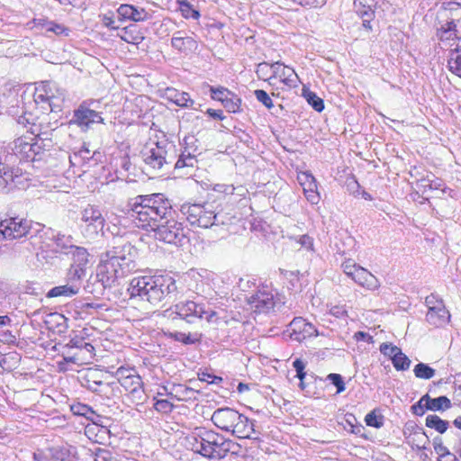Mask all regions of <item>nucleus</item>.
Here are the masks:
<instances>
[{
    "label": "nucleus",
    "mask_w": 461,
    "mask_h": 461,
    "mask_svg": "<svg viewBox=\"0 0 461 461\" xmlns=\"http://www.w3.org/2000/svg\"><path fill=\"white\" fill-rule=\"evenodd\" d=\"M128 206L129 217L136 227L153 230L156 239L182 245L186 238L183 223L176 219V211L162 194L138 195L129 202Z\"/></svg>",
    "instance_id": "f257e3e1"
},
{
    "label": "nucleus",
    "mask_w": 461,
    "mask_h": 461,
    "mask_svg": "<svg viewBox=\"0 0 461 461\" xmlns=\"http://www.w3.org/2000/svg\"><path fill=\"white\" fill-rule=\"evenodd\" d=\"M194 136H186L183 140V149L177 153L176 146L167 140L158 141L154 147H146L141 151L145 165L153 171L163 169L167 166H174L176 170L186 169L184 174H189V169L197 165V147Z\"/></svg>",
    "instance_id": "f03ea898"
},
{
    "label": "nucleus",
    "mask_w": 461,
    "mask_h": 461,
    "mask_svg": "<svg viewBox=\"0 0 461 461\" xmlns=\"http://www.w3.org/2000/svg\"><path fill=\"white\" fill-rule=\"evenodd\" d=\"M130 299H136L160 306L176 299L178 288L176 280L168 275L139 276L133 277L127 289Z\"/></svg>",
    "instance_id": "7ed1b4c3"
},
{
    "label": "nucleus",
    "mask_w": 461,
    "mask_h": 461,
    "mask_svg": "<svg viewBox=\"0 0 461 461\" xmlns=\"http://www.w3.org/2000/svg\"><path fill=\"white\" fill-rule=\"evenodd\" d=\"M181 212L185 216L191 226L211 228L225 226L231 223V217L221 211H216L211 203H185L181 206Z\"/></svg>",
    "instance_id": "20e7f679"
},
{
    "label": "nucleus",
    "mask_w": 461,
    "mask_h": 461,
    "mask_svg": "<svg viewBox=\"0 0 461 461\" xmlns=\"http://www.w3.org/2000/svg\"><path fill=\"white\" fill-rule=\"evenodd\" d=\"M437 36L440 41L461 40L460 3H442L437 13Z\"/></svg>",
    "instance_id": "39448f33"
},
{
    "label": "nucleus",
    "mask_w": 461,
    "mask_h": 461,
    "mask_svg": "<svg viewBox=\"0 0 461 461\" xmlns=\"http://www.w3.org/2000/svg\"><path fill=\"white\" fill-rule=\"evenodd\" d=\"M104 255L111 263H114V267L121 272V276H125L135 271L137 267L135 261L137 250L126 240H118L113 248Z\"/></svg>",
    "instance_id": "423d86ee"
},
{
    "label": "nucleus",
    "mask_w": 461,
    "mask_h": 461,
    "mask_svg": "<svg viewBox=\"0 0 461 461\" xmlns=\"http://www.w3.org/2000/svg\"><path fill=\"white\" fill-rule=\"evenodd\" d=\"M41 225L33 224L32 221L20 218L10 217L0 221V240H14L23 237H32L40 231Z\"/></svg>",
    "instance_id": "0eeeda50"
},
{
    "label": "nucleus",
    "mask_w": 461,
    "mask_h": 461,
    "mask_svg": "<svg viewBox=\"0 0 461 461\" xmlns=\"http://www.w3.org/2000/svg\"><path fill=\"white\" fill-rule=\"evenodd\" d=\"M248 303L256 312L269 313L271 311H281L285 305L284 296L273 294L267 286L259 288L249 299Z\"/></svg>",
    "instance_id": "6e6552de"
},
{
    "label": "nucleus",
    "mask_w": 461,
    "mask_h": 461,
    "mask_svg": "<svg viewBox=\"0 0 461 461\" xmlns=\"http://www.w3.org/2000/svg\"><path fill=\"white\" fill-rule=\"evenodd\" d=\"M70 124H76L84 131L89 130L94 123H104L101 113L89 107L86 102H83L73 113Z\"/></svg>",
    "instance_id": "1a4fd4ad"
},
{
    "label": "nucleus",
    "mask_w": 461,
    "mask_h": 461,
    "mask_svg": "<svg viewBox=\"0 0 461 461\" xmlns=\"http://www.w3.org/2000/svg\"><path fill=\"white\" fill-rule=\"evenodd\" d=\"M124 276H121L114 263H111L103 254L96 268V278H100L104 285L112 288L116 285L118 279Z\"/></svg>",
    "instance_id": "9d476101"
},
{
    "label": "nucleus",
    "mask_w": 461,
    "mask_h": 461,
    "mask_svg": "<svg viewBox=\"0 0 461 461\" xmlns=\"http://www.w3.org/2000/svg\"><path fill=\"white\" fill-rule=\"evenodd\" d=\"M175 312L181 319L188 323H194L195 320L203 319V314L207 313L202 304L193 301L180 302L175 305Z\"/></svg>",
    "instance_id": "9b49d317"
},
{
    "label": "nucleus",
    "mask_w": 461,
    "mask_h": 461,
    "mask_svg": "<svg viewBox=\"0 0 461 461\" xmlns=\"http://www.w3.org/2000/svg\"><path fill=\"white\" fill-rule=\"evenodd\" d=\"M293 340L303 342L308 338L316 337L318 335L317 329L302 317H295L289 324Z\"/></svg>",
    "instance_id": "f8f14e48"
},
{
    "label": "nucleus",
    "mask_w": 461,
    "mask_h": 461,
    "mask_svg": "<svg viewBox=\"0 0 461 461\" xmlns=\"http://www.w3.org/2000/svg\"><path fill=\"white\" fill-rule=\"evenodd\" d=\"M254 422V420L240 413L239 419L236 420L230 432L239 438L258 440L260 433L255 429Z\"/></svg>",
    "instance_id": "ddd939ff"
},
{
    "label": "nucleus",
    "mask_w": 461,
    "mask_h": 461,
    "mask_svg": "<svg viewBox=\"0 0 461 461\" xmlns=\"http://www.w3.org/2000/svg\"><path fill=\"white\" fill-rule=\"evenodd\" d=\"M240 412L232 408H219L213 411L212 421L220 429L230 432Z\"/></svg>",
    "instance_id": "4468645a"
},
{
    "label": "nucleus",
    "mask_w": 461,
    "mask_h": 461,
    "mask_svg": "<svg viewBox=\"0 0 461 461\" xmlns=\"http://www.w3.org/2000/svg\"><path fill=\"white\" fill-rule=\"evenodd\" d=\"M42 91L50 97V111L58 113L61 111L62 103L65 99V90L59 88L55 82L44 81L41 85Z\"/></svg>",
    "instance_id": "2eb2a0df"
},
{
    "label": "nucleus",
    "mask_w": 461,
    "mask_h": 461,
    "mask_svg": "<svg viewBox=\"0 0 461 461\" xmlns=\"http://www.w3.org/2000/svg\"><path fill=\"white\" fill-rule=\"evenodd\" d=\"M121 21H132L135 23L145 22L150 19L151 15L142 7L132 5L122 4L117 9Z\"/></svg>",
    "instance_id": "dca6fc26"
},
{
    "label": "nucleus",
    "mask_w": 461,
    "mask_h": 461,
    "mask_svg": "<svg viewBox=\"0 0 461 461\" xmlns=\"http://www.w3.org/2000/svg\"><path fill=\"white\" fill-rule=\"evenodd\" d=\"M277 77L289 87H296L299 82V77L294 68L283 66L279 61L272 64V75L269 76L268 80Z\"/></svg>",
    "instance_id": "f3484780"
},
{
    "label": "nucleus",
    "mask_w": 461,
    "mask_h": 461,
    "mask_svg": "<svg viewBox=\"0 0 461 461\" xmlns=\"http://www.w3.org/2000/svg\"><path fill=\"white\" fill-rule=\"evenodd\" d=\"M82 221L87 224L92 232L97 233L104 225V219L100 210L93 205H88L82 212Z\"/></svg>",
    "instance_id": "a211bd4d"
},
{
    "label": "nucleus",
    "mask_w": 461,
    "mask_h": 461,
    "mask_svg": "<svg viewBox=\"0 0 461 461\" xmlns=\"http://www.w3.org/2000/svg\"><path fill=\"white\" fill-rule=\"evenodd\" d=\"M171 46L184 54L193 52L198 48L196 41L193 37L185 35L182 31L174 33L171 39Z\"/></svg>",
    "instance_id": "6ab92c4d"
},
{
    "label": "nucleus",
    "mask_w": 461,
    "mask_h": 461,
    "mask_svg": "<svg viewBox=\"0 0 461 461\" xmlns=\"http://www.w3.org/2000/svg\"><path fill=\"white\" fill-rule=\"evenodd\" d=\"M436 303V305H433L429 310H428L426 320L431 325L438 327L444 324L450 318V314L446 309L442 300Z\"/></svg>",
    "instance_id": "aec40b11"
},
{
    "label": "nucleus",
    "mask_w": 461,
    "mask_h": 461,
    "mask_svg": "<svg viewBox=\"0 0 461 461\" xmlns=\"http://www.w3.org/2000/svg\"><path fill=\"white\" fill-rule=\"evenodd\" d=\"M32 137L22 136L15 139L13 142L12 149L14 154L20 159L32 160V153L31 152Z\"/></svg>",
    "instance_id": "412c9836"
},
{
    "label": "nucleus",
    "mask_w": 461,
    "mask_h": 461,
    "mask_svg": "<svg viewBox=\"0 0 461 461\" xmlns=\"http://www.w3.org/2000/svg\"><path fill=\"white\" fill-rule=\"evenodd\" d=\"M122 385L129 390L131 397L137 404L144 402L145 393L140 376L127 377Z\"/></svg>",
    "instance_id": "4be33fe9"
},
{
    "label": "nucleus",
    "mask_w": 461,
    "mask_h": 461,
    "mask_svg": "<svg viewBox=\"0 0 461 461\" xmlns=\"http://www.w3.org/2000/svg\"><path fill=\"white\" fill-rule=\"evenodd\" d=\"M165 97L182 108H189L194 104V100L186 92H180L173 87L165 89Z\"/></svg>",
    "instance_id": "5701e85b"
},
{
    "label": "nucleus",
    "mask_w": 461,
    "mask_h": 461,
    "mask_svg": "<svg viewBox=\"0 0 461 461\" xmlns=\"http://www.w3.org/2000/svg\"><path fill=\"white\" fill-rule=\"evenodd\" d=\"M352 280L369 290H375L379 285L377 278L367 269L362 267L357 269Z\"/></svg>",
    "instance_id": "b1692460"
},
{
    "label": "nucleus",
    "mask_w": 461,
    "mask_h": 461,
    "mask_svg": "<svg viewBox=\"0 0 461 461\" xmlns=\"http://www.w3.org/2000/svg\"><path fill=\"white\" fill-rule=\"evenodd\" d=\"M32 23H33L36 28H45L47 32H53L56 35L64 34L68 36L69 33L68 28L54 21H49L45 17L34 18Z\"/></svg>",
    "instance_id": "393cba45"
},
{
    "label": "nucleus",
    "mask_w": 461,
    "mask_h": 461,
    "mask_svg": "<svg viewBox=\"0 0 461 461\" xmlns=\"http://www.w3.org/2000/svg\"><path fill=\"white\" fill-rule=\"evenodd\" d=\"M94 356V346L91 343L85 341L79 351H76L72 355L65 356V362L73 364L82 363L86 360L92 359Z\"/></svg>",
    "instance_id": "a878e982"
},
{
    "label": "nucleus",
    "mask_w": 461,
    "mask_h": 461,
    "mask_svg": "<svg viewBox=\"0 0 461 461\" xmlns=\"http://www.w3.org/2000/svg\"><path fill=\"white\" fill-rule=\"evenodd\" d=\"M422 402H425V408L432 411H443L451 407V402L447 396L431 398L428 393L422 396Z\"/></svg>",
    "instance_id": "bb28decb"
},
{
    "label": "nucleus",
    "mask_w": 461,
    "mask_h": 461,
    "mask_svg": "<svg viewBox=\"0 0 461 461\" xmlns=\"http://www.w3.org/2000/svg\"><path fill=\"white\" fill-rule=\"evenodd\" d=\"M165 337L175 341L183 343L184 345H193L201 341L202 334L198 332L184 333L180 331H164Z\"/></svg>",
    "instance_id": "cd10ccee"
},
{
    "label": "nucleus",
    "mask_w": 461,
    "mask_h": 461,
    "mask_svg": "<svg viewBox=\"0 0 461 461\" xmlns=\"http://www.w3.org/2000/svg\"><path fill=\"white\" fill-rule=\"evenodd\" d=\"M74 449L72 446L52 447L49 448L50 458L51 461H73Z\"/></svg>",
    "instance_id": "c85d7f7f"
},
{
    "label": "nucleus",
    "mask_w": 461,
    "mask_h": 461,
    "mask_svg": "<svg viewBox=\"0 0 461 461\" xmlns=\"http://www.w3.org/2000/svg\"><path fill=\"white\" fill-rule=\"evenodd\" d=\"M69 250L66 251V254L72 255L73 262L71 266H78L82 268H86L88 264V252L83 247H77L70 245L68 247Z\"/></svg>",
    "instance_id": "c756f323"
},
{
    "label": "nucleus",
    "mask_w": 461,
    "mask_h": 461,
    "mask_svg": "<svg viewBox=\"0 0 461 461\" xmlns=\"http://www.w3.org/2000/svg\"><path fill=\"white\" fill-rule=\"evenodd\" d=\"M79 292L77 288V285L76 284H70L67 283L63 285H59L51 288L47 293V297L53 298V297H72L76 295Z\"/></svg>",
    "instance_id": "7c9ffc66"
},
{
    "label": "nucleus",
    "mask_w": 461,
    "mask_h": 461,
    "mask_svg": "<svg viewBox=\"0 0 461 461\" xmlns=\"http://www.w3.org/2000/svg\"><path fill=\"white\" fill-rule=\"evenodd\" d=\"M121 39L127 43L139 45L144 41L145 37L142 32L137 30L135 25H130L124 28Z\"/></svg>",
    "instance_id": "2f4dec72"
},
{
    "label": "nucleus",
    "mask_w": 461,
    "mask_h": 461,
    "mask_svg": "<svg viewBox=\"0 0 461 461\" xmlns=\"http://www.w3.org/2000/svg\"><path fill=\"white\" fill-rule=\"evenodd\" d=\"M373 0H354V8L360 18L375 17V5Z\"/></svg>",
    "instance_id": "473e14b6"
},
{
    "label": "nucleus",
    "mask_w": 461,
    "mask_h": 461,
    "mask_svg": "<svg viewBox=\"0 0 461 461\" xmlns=\"http://www.w3.org/2000/svg\"><path fill=\"white\" fill-rule=\"evenodd\" d=\"M110 288L111 287L104 285L100 278H96V275L94 277H90L85 286V290L92 294L95 297L103 296L104 291Z\"/></svg>",
    "instance_id": "72a5a7b5"
},
{
    "label": "nucleus",
    "mask_w": 461,
    "mask_h": 461,
    "mask_svg": "<svg viewBox=\"0 0 461 461\" xmlns=\"http://www.w3.org/2000/svg\"><path fill=\"white\" fill-rule=\"evenodd\" d=\"M425 425L428 428L434 429L438 433L443 434L447 430L449 422L442 420L436 414H429L426 417Z\"/></svg>",
    "instance_id": "f704fd0d"
},
{
    "label": "nucleus",
    "mask_w": 461,
    "mask_h": 461,
    "mask_svg": "<svg viewBox=\"0 0 461 461\" xmlns=\"http://www.w3.org/2000/svg\"><path fill=\"white\" fill-rule=\"evenodd\" d=\"M212 437H214V431L212 430H201V437H200V442H201V448H200V455H202L204 457L212 459V447L210 444V439H212Z\"/></svg>",
    "instance_id": "c9c22d12"
},
{
    "label": "nucleus",
    "mask_w": 461,
    "mask_h": 461,
    "mask_svg": "<svg viewBox=\"0 0 461 461\" xmlns=\"http://www.w3.org/2000/svg\"><path fill=\"white\" fill-rule=\"evenodd\" d=\"M419 185L422 188V192L425 193L427 190H438L444 185L441 179L436 177L434 175H428L426 177H422L419 180Z\"/></svg>",
    "instance_id": "e433bc0d"
},
{
    "label": "nucleus",
    "mask_w": 461,
    "mask_h": 461,
    "mask_svg": "<svg viewBox=\"0 0 461 461\" xmlns=\"http://www.w3.org/2000/svg\"><path fill=\"white\" fill-rule=\"evenodd\" d=\"M447 67L453 74L461 78V47L451 51Z\"/></svg>",
    "instance_id": "4c0bfd02"
},
{
    "label": "nucleus",
    "mask_w": 461,
    "mask_h": 461,
    "mask_svg": "<svg viewBox=\"0 0 461 461\" xmlns=\"http://www.w3.org/2000/svg\"><path fill=\"white\" fill-rule=\"evenodd\" d=\"M86 268H82L78 266H70L68 271V282L70 284L77 285L78 290L81 286V280L86 276Z\"/></svg>",
    "instance_id": "58836bf2"
},
{
    "label": "nucleus",
    "mask_w": 461,
    "mask_h": 461,
    "mask_svg": "<svg viewBox=\"0 0 461 461\" xmlns=\"http://www.w3.org/2000/svg\"><path fill=\"white\" fill-rule=\"evenodd\" d=\"M179 11L185 19L197 20L200 17V12L194 7L187 0L178 1Z\"/></svg>",
    "instance_id": "ea45409f"
},
{
    "label": "nucleus",
    "mask_w": 461,
    "mask_h": 461,
    "mask_svg": "<svg viewBox=\"0 0 461 461\" xmlns=\"http://www.w3.org/2000/svg\"><path fill=\"white\" fill-rule=\"evenodd\" d=\"M303 95L308 104L317 112H321L324 109V102L314 92L308 89H303Z\"/></svg>",
    "instance_id": "a19ab883"
},
{
    "label": "nucleus",
    "mask_w": 461,
    "mask_h": 461,
    "mask_svg": "<svg viewBox=\"0 0 461 461\" xmlns=\"http://www.w3.org/2000/svg\"><path fill=\"white\" fill-rule=\"evenodd\" d=\"M413 373L417 378L428 380L435 375L436 370L427 364L419 363L414 366Z\"/></svg>",
    "instance_id": "79ce46f5"
},
{
    "label": "nucleus",
    "mask_w": 461,
    "mask_h": 461,
    "mask_svg": "<svg viewBox=\"0 0 461 461\" xmlns=\"http://www.w3.org/2000/svg\"><path fill=\"white\" fill-rule=\"evenodd\" d=\"M31 133L34 135L33 139L34 140L32 141V149L31 152L32 153V160L35 159V156L39 155L41 150L43 149L41 143H39V140L43 141L46 140L42 135H45L46 133H42L37 131L35 129V126L33 125L31 127Z\"/></svg>",
    "instance_id": "37998d69"
},
{
    "label": "nucleus",
    "mask_w": 461,
    "mask_h": 461,
    "mask_svg": "<svg viewBox=\"0 0 461 461\" xmlns=\"http://www.w3.org/2000/svg\"><path fill=\"white\" fill-rule=\"evenodd\" d=\"M222 105L230 113H237L240 111L241 99L231 92L228 97L225 96V99L222 100Z\"/></svg>",
    "instance_id": "c03bdc74"
},
{
    "label": "nucleus",
    "mask_w": 461,
    "mask_h": 461,
    "mask_svg": "<svg viewBox=\"0 0 461 461\" xmlns=\"http://www.w3.org/2000/svg\"><path fill=\"white\" fill-rule=\"evenodd\" d=\"M392 363L394 368L398 371L407 370L411 366L410 358L404 353H402V349H400L399 352L392 359Z\"/></svg>",
    "instance_id": "a18cd8bd"
},
{
    "label": "nucleus",
    "mask_w": 461,
    "mask_h": 461,
    "mask_svg": "<svg viewBox=\"0 0 461 461\" xmlns=\"http://www.w3.org/2000/svg\"><path fill=\"white\" fill-rule=\"evenodd\" d=\"M85 341V339L79 336H75L74 338L70 339V340L63 347V359L65 360V356L73 354L70 352L71 349H76L77 351H79L80 348L83 347Z\"/></svg>",
    "instance_id": "49530a36"
},
{
    "label": "nucleus",
    "mask_w": 461,
    "mask_h": 461,
    "mask_svg": "<svg viewBox=\"0 0 461 461\" xmlns=\"http://www.w3.org/2000/svg\"><path fill=\"white\" fill-rule=\"evenodd\" d=\"M297 180L302 185L303 192L305 189L317 188V183L314 176L309 172H301L297 176Z\"/></svg>",
    "instance_id": "de8ad7c7"
},
{
    "label": "nucleus",
    "mask_w": 461,
    "mask_h": 461,
    "mask_svg": "<svg viewBox=\"0 0 461 461\" xmlns=\"http://www.w3.org/2000/svg\"><path fill=\"white\" fill-rule=\"evenodd\" d=\"M10 168L0 161V191L5 192L7 188L8 180L12 179Z\"/></svg>",
    "instance_id": "09e8293b"
},
{
    "label": "nucleus",
    "mask_w": 461,
    "mask_h": 461,
    "mask_svg": "<svg viewBox=\"0 0 461 461\" xmlns=\"http://www.w3.org/2000/svg\"><path fill=\"white\" fill-rule=\"evenodd\" d=\"M365 421L367 426L379 429L384 425V416L377 415L375 411H372L366 415Z\"/></svg>",
    "instance_id": "8fccbe9b"
},
{
    "label": "nucleus",
    "mask_w": 461,
    "mask_h": 461,
    "mask_svg": "<svg viewBox=\"0 0 461 461\" xmlns=\"http://www.w3.org/2000/svg\"><path fill=\"white\" fill-rule=\"evenodd\" d=\"M197 431L194 432L192 435L188 436L186 438V441L188 443V446L191 447V449L194 453L200 454V448H201V442H200V437H201V430H204V429H196Z\"/></svg>",
    "instance_id": "3c124183"
},
{
    "label": "nucleus",
    "mask_w": 461,
    "mask_h": 461,
    "mask_svg": "<svg viewBox=\"0 0 461 461\" xmlns=\"http://www.w3.org/2000/svg\"><path fill=\"white\" fill-rule=\"evenodd\" d=\"M221 436L218 433L214 432V437H212V439H210V444L212 447V459L217 458L221 459Z\"/></svg>",
    "instance_id": "603ef678"
},
{
    "label": "nucleus",
    "mask_w": 461,
    "mask_h": 461,
    "mask_svg": "<svg viewBox=\"0 0 461 461\" xmlns=\"http://www.w3.org/2000/svg\"><path fill=\"white\" fill-rule=\"evenodd\" d=\"M71 410L75 415L84 416L87 420H88V417H91L94 415V411H95L90 406H88L86 404H83V403H77V404L72 405Z\"/></svg>",
    "instance_id": "864d4df0"
},
{
    "label": "nucleus",
    "mask_w": 461,
    "mask_h": 461,
    "mask_svg": "<svg viewBox=\"0 0 461 461\" xmlns=\"http://www.w3.org/2000/svg\"><path fill=\"white\" fill-rule=\"evenodd\" d=\"M326 379L336 387L337 393H341L345 391L346 386L341 375L331 373L327 375Z\"/></svg>",
    "instance_id": "5fc2aeb1"
},
{
    "label": "nucleus",
    "mask_w": 461,
    "mask_h": 461,
    "mask_svg": "<svg viewBox=\"0 0 461 461\" xmlns=\"http://www.w3.org/2000/svg\"><path fill=\"white\" fill-rule=\"evenodd\" d=\"M254 95L257 100L265 105L267 109H270L274 106L272 99L265 90L257 89L254 91Z\"/></svg>",
    "instance_id": "6e6d98bb"
},
{
    "label": "nucleus",
    "mask_w": 461,
    "mask_h": 461,
    "mask_svg": "<svg viewBox=\"0 0 461 461\" xmlns=\"http://www.w3.org/2000/svg\"><path fill=\"white\" fill-rule=\"evenodd\" d=\"M221 459L224 458L228 453H235L236 447H238V444L233 442L231 439H226L221 436Z\"/></svg>",
    "instance_id": "4d7b16f0"
},
{
    "label": "nucleus",
    "mask_w": 461,
    "mask_h": 461,
    "mask_svg": "<svg viewBox=\"0 0 461 461\" xmlns=\"http://www.w3.org/2000/svg\"><path fill=\"white\" fill-rule=\"evenodd\" d=\"M400 349V348L393 345L392 343H382L379 348L380 352L384 356L390 357L391 360L394 357Z\"/></svg>",
    "instance_id": "13d9d810"
},
{
    "label": "nucleus",
    "mask_w": 461,
    "mask_h": 461,
    "mask_svg": "<svg viewBox=\"0 0 461 461\" xmlns=\"http://www.w3.org/2000/svg\"><path fill=\"white\" fill-rule=\"evenodd\" d=\"M210 91L212 98L220 101L221 104L222 100L225 99V96L228 97L231 93L230 90L222 86L217 88L211 86Z\"/></svg>",
    "instance_id": "bf43d9fd"
},
{
    "label": "nucleus",
    "mask_w": 461,
    "mask_h": 461,
    "mask_svg": "<svg viewBox=\"0 0 461 461\" xmlns=\"http://www.w3.org/2000/svg\"><path fill=\"white\" fill-rule=\"evenodd\" d=\"M34 101L36 104H47V107L42 105V107H41L42 109H44V110H46L47 108L50 109V99L46 95V93L42 91V88L41 86L36 88V92L34 94Z\"/></svg>",
    "instance_id": "052dcab7"
},
{
    "label": "nucleus",
    "mask_w": 461,
    "mask_h": 461,
    "mask_svg": "<svg viewBox=\"0 0 461 461\" xmlns=\"http://www.w3.org/2000/svg\"><path fill=\"white\" fill-rule=\"evenodd\" d=\"M93 455L95 461H112L113 459L112 452L105 448L97 447Z\"/></svg>",
    "instance_id": "680f3d73"
},
{
    "label": "nucleus",
    "mask_w": 461,
    "mask_h": 461,
    "mask_svg": "<svg viewBox=\"0 0 461 461\" xmlns=\"http://www.w3.org/2000/svg\"><path fill=\"white\" fill-rule=\"evenodd\" d=\"M256 73L259 78L268 80L269 76L272 75V64L267 62L259 63Z\"/></svg>",
    "instance_id": "e2e57ef3"
},
{
    "label": "nucleus",
    "mask_w": 461,
    "mask_h": 461,
    "mask_svg": "<svg viewBox=\"0 0 461 461\" xmlns=\"http://www.w3.org/2000/svg\"><path fill=\"white\" fill-rule=\"evenodd\" d=\"M341 267L343 269V272L348 276L352 278L357 269H358L360 266L357 265L352 259H347L342 263Z\"/></svg>",
    "instance_id": "0e129e2a"
},
{
    "label": "nucleus",
    "mask_w": 461,
    "mask_h": 461,
    "mask_svg": "<svg viewBox=\"0 0 461 461\" xmlns=\"http://www.w3.org/2000/svg\"><path fill=\"white\" fill-rule=\"evenodd\" d=\"M433 446H434V449L435 451L441 456V457H444V456H451L450 452L448 451L447 447H445L443 444H442V439L438 437L435 438L434 440H433Z\"/></svg>",
    "instance_id": "69168bd1"
},
{
    "label": "nucleus",
    "mask_w": 461,
    "mask_h": 461,
    "mask_svg": "<svg viewBox=\"0 0 461 461\" xmlns=\"http://www.w3.org/2000/svg\"><path fill=\"white\" fill-rule=\"evenodd\" d=\"M174 405L167 400H157L154 408L160 412L167 413L173 410Z\"/></svg>",
    "instance_id": "338daca9"
},
{
    "label": "nucleus",
    "mask_w": 461,
    "mask_h": 461,
    "mask_svg": "<svg viewBox=\"0 0 461 461\" xmlns=\"http://www.w3.org/2000/svg\"><path fill=\"white\" fill-rule=\"evenodd\" d=\"M308 202L312 204H317L320 201V194L317 188L305 189L303 192Z\"/></svg>",
    "instance_id": "774afa93"
}]
</instances>
